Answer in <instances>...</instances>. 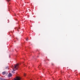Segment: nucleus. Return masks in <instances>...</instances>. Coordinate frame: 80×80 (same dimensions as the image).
Listing matches in <instances>:
<instances>
[{"mask_svg":"<svg viewBox=\"0 0 80 80\" xmlns=\"http://www.w3.org/2000/svg\"><path fill=\"white\" fill-rule=\"evenodd\" d=\"M26 41H28V39H26Z\"/></svg>","mask_w":80,"mask_h":80,"instance_id":"8","label":"nucleus"},{"mask_svg":"<svg viewBox=\"0 0 80 80\" xmlns=\"http://www.w3.org/2000/svg\"><path fill=\"white\" fill-rule=\"evenodd\" d=\"M10 0H8V2H10Z\"/></svg>","mask_w":80,"mask_h":80,"instance_id":"7","label":"nucleus"},{"mask_svg":"<svg viewBox=\"0 0 80 80\" xmlns=\"http://www.w3.org/2000/svg\"><path fill=\"white\" fill-rule=\"evenodd\" d=\"M8 68V66H7L6 68V69H7Z\"/></svg>","mask_w":80,"mask_h":80,"instance_id":"5","label":"nucleus"},{"mask_svg":"<svg viewBox=\"0 0 80 80\" xmlns=\"http://www.w3.org/2000/svg\"><path fill=\"white\" fill-rule=\"evenodd\" d=\"M60 80H61V79Z\"/></svg>","mask_w":80,"mask_h":80,"instance_id":"10","label":"nucleus"},{"mask_svg":"<svg viewBox=\"0 0 80 80\" xmlns=\"http://www.w3.org/2000/svg\"><path fill=\"white\" fill-rule=\"evenodd\" d=\"M24 77L26 76V74H24Z\"/></svg>","mask_w":80,"mask_h":80,"instance_id":"6","label":"nucleus"},{"mask_svg":"<svg viewBox=\"0 0 80 80\" xmlns=\"http://www.w3.org/2000/svg\"><path fill=\"white\" fill-rule=\"evenodd\" d=\"M18 65H19V64H17L14 65V68L13 69V71H12V73H15L14 71H15L16 70H18Z\"/></svg>","mask_w":80,"mask_h":80,"instance_id":"1","label":"nucleus"},{"mask_svg":"<svg viewBox=\"0 0 80 80\" xmlns=\"http://www.w3.org/2000/svg\"><path fill=\"white\" fill-rule=\"evenodd\" d=\"M5 73H6L5 72H3L2 73V75H5Z\"/></svg>","mask_w":80,"mask_h":80,"instance_id":"4","label":"nucleus"},{"mask_svg":"<svg viewBox=\"0 0 80 80\" xmlns=\"http://www.w3.org/2000/svg\"><path fill=\"white\" fill-rule=\"evenodd\" d=\"M21 79V78H20V77H17L16 78L14 79V80H20Z\"/></svg>","mask_w":80,"mask_h":80,"instance_id":"2","label":"nucleus"},{"mask_svg":"<svg viewBox=\"0 0 80 80\" xmlns=\"http://www.w3.org/2000/svg\"><path fill=\"white\" fill-rule=\"evenodd\" d=\"M12 76V75L11 73H9L8 75V77H11Z\"/></svg>","mask_w":80,"mask_h":80,"instance_id":"3","label":"nucleus"},{"mask_svg":"<svg viewBox=\"0 0 80 80\" xmlns=\"http://www.w3.org/2000/svg\"><path fill=\"white\" fill-rule=\"evenodd\" d=\"M62 73H63V72H62Z\"/></svg>","mask_w":80,"mask_h":80,"instance_id":"9","label":"nucleus"}]
</instances>
